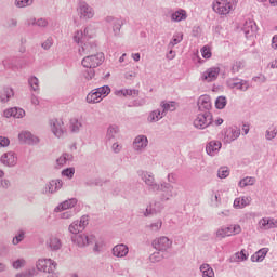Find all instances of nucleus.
Wrapping results in <instances>:
<instances>
[{
	"instance_id": "9b49d317",
	"label": "nucleus",
	"mask_w": 277,
	"mask_h": 277,
	"mask_svg": "<svg viewBox=\"0 0 277 277\" xmlns=\"http://www.w3.org/2000/svg\"><path fill=\"white\" fill-rule=\"evenodd\" d=\"M229 88L240 90V92H248L250 89V82L248 80L233 78L227 81Z\"/></svg>"
},
{
	"instance_id": "423d86ee",
	"label": "nucleus",
	"mask_w": 277,
	"mask_h": 277,
	"mask_svg": "<svg viewBox=\"0 0 277 277\" xmlns=\"http://www.w3.org/2000/svg\"><path fill=\"white\" fill-rule=\"evenodd\" d=\"M217 77H220L219 67H210L201 74L200 80L205 83H213V81L217 80Z\"/></svg>"
},
{
	"instance_id": "2f4dec72",
	"label": "nucleus",
	"mask_w": 277,
	"mask_h": 277,
	"mask_svg": "<svg viewBox=\"0 0 277 277\" xmlns=\"http://www.w3.org/2000/svg\"><path fill=\"white\" fill-rule=\"evenodd\" d=\"M250 205V197H239L234 200L235 209H243Z\"/></svg>"
},
{
	"instance_id": "4468645a",
	"label": "nucleus",
	"mask_w": 277,
	"mask_h": 277,
	"mask_svg": "<svg viewBox=\"0 0 277 277\" xmlns=\"http://www.w3.org/2000/svg\"><path fill=\"white\" fill-rule=\"evenodd\" d=\"M259 27L256 26V22L249 19L246 21L243 26H242V31L246 36V38H252L256 35Z\"/></svg>"
},
{
	"instance_id": "f03ea898",
	"label": "nucleus",
	"mask_w": 277,
	"mask_h": 277,
	"mask_svg": "<svg viewBox=\"0 0 277 277\" xmlns=\"http://www.w3.org/2000/svg\"><path fill=\"white\" fill-rule=\"evenodd\" d=\"M237 8V0H217L213 2L212 10L216 12V14H221V16H226V14H230L233 10Z\"/></svg>"
},
{
	"instance_id": "0eeeda50",
	"label": "nucleus",
	"mask_w": 277,
	"mask_h": 277,
	"mask_svg": "<svg viewBox=\"0 0 277 277\" xmlns=\"http://www.w3.org/2000/svg\"><path fill=\"white\" fill-rule=\"evenodd\" d=\"M71 239L79 248H85V246H90V243L95 241L96 238L94 235L77 234Z\"/></svg>"
},
{
	"instance_id": "864d4df0",
	"label": "nucleus",
	"mask_w": 277,
	"mask_h": 277,
	"mask_svg": "<svg viewBox=\"0 0 277 277\" xmlns=\"http://www.w3.org/2000/svg\"><path fill=\"white\" fill-rule=\"evenodd\" d=\"M118 131H119L118 126H110L106 134L107 140H114V137L118 135Z\"/></svg>"
},
{
	"instance_id": "bb28decb",
	"label": "nucleus",
	"mask_w": 277,
	"mask_h": 277,
	"mask_svg": "<svg viewBox=\"0 0 277 277\" xmlns=\"http://www.w3.org/2000/svg\"><path fill=\"white\" fill-rule=\"evenodd\" d=\"M4 118H23L25 116V110L23 108L13 107L4 110Z\"/></svg>"
},
{
	"instance_id": "39448f33",
	"label": "nucleus",
	"mask_w": 277,
	"mask_h": 277,
	"mask_svg": "<svg viewBox=\"0 0 277 277\" xmlns=\"http://www.w3.org/2000/svg\"><path fill=\"white\" fill-rule=\"evenodd\" d=\"M212 123L213 115H211V111L201 113L194 120V127L196 129H207V127L211 126Z\"/></svg>"
},
{
	"instance_id": "338daca9",
	"label": "nucleus",
	"mask_w": 277,
	"mask_h": 277,
	"mask_svg": "<svg viewBox=\"0 0 277 277\" xmlns=\"http://www.w3.org/2000/svg\"><path fill=\"white\" fill-rule=\"evenodd\" d=\"M75 210H67L66 212H63L61 214L62 220H70V217H72V215H75Z\"/></svg>"
},
{
	"instance_id": "dca6fc26",
	"label": "nucleus",
	"mask_w": 277,
	"mask_h": 277,
	"mask_svg": "<svg viewBox=\"0 0 277 277\" xmlns=\"http://www.w3.org/2000/svg\"><path fill=\"white\" fill-rule=\"evenodd\" d=\"M241 135V130L237 127H229L225 130L224 142L230 144V142H235Z\"/></svg>"
},
{
	"instance_id": "6ab92c4d",
	"label": "nucleus",
	"mask_w": 277,
	"mask_h": 277,
	"mask_svg": "<svg viewBox=\"0 0 277 277\" xmlns=\"http://www.w3.org/2000/svg\"><path fill=\"white\" fill-rule=\"evenodd\" d=\"M159 186V192L163 193L161 200H168L169 198L176 196V194H174V186H172L170 183L163 182Z\"/></svg>"
},
{
	"instance_id": "49530a36",
	"label": "nucleus",
	"mask_w": 277,
	"mask_h": 277,
	"mask_svg": "<svg viewBox=\"0 0 277 277\" xmlns=\"http://www.w3.org/2000/svg\"><path fill=\"white\" fill-rule=\"evenodd\" d=\"M176 109V103L174 102H169L162 104V113L161 116H166L167 111H174Z\"/></svg>"
},
{
	"instance_id": "7c9ffc66",
	"label": "nucleus",
	"mask_w": 277,
	"mask_h": 277,
	"mask_svg": "<svg viewBox=\"0 0 277 277\" xmlns=\"http://www.w3.org/2000/svg\"><path fill=\"white\" fill-rule=\"evenodd\" d=\"M187 18V12L183 9H180L171 14V21L174 23H181Z\"/></svg>"
},
{
	"instance_id": "6e6552de",
	"label": "nucleus",
	"mask_w": 277,
	"mask_h": 277,
	"mask_svg": "<svg viewBox=\"0 0 277 277\" xmlns=\"http://www.w3.org/2000/svg\"><path fill=\"white\" fill-rule=\"evenodd\" d=\"M18 140L19 142L28 144L29 146H36L37 144H40V138L29 131H22L18 134Z\"/></svg>"
},
{
	"instance_id": "603ef678",
	"label": "nucleus",
	"mask_w": 277,
	"mask_h": 277,
	"mask_svg": "<svg viewBox=\"0 0 277 277\" xmlns=\"http://www.w3.org/2000/svg\"><path fill=\"white\" fill-rule=\"evenodd\" d=\"M245 67H246V64L243 63V61H236L232 66L233 75H237V72H239L240 70H243Z\"/></svg>"
},
{
	"instance_id": "680f3d73",
	"label": "nucleus",
	"mask_w": 277,
	"mask_h": 277,
	"mask_svg": "<svg viewBox=\"0 0 277 277\" xmlns=\"http://www.w3.org/2000/svg\"><path fill=\"white\" fill-rule=\"evenodd\" d=\"M276 135H277L276 129L266 130L265 138H266L268 142H272V140H274V137H276Z\"/></svg>"
},
{
	"instance_id": "f8f14e48",
	"label": "nucleus",
	"mask_w": 277,
	"mask_h": 277,
	"mask_svg": "<svg viewBox=\"0 0 277 277\" xmlns=\"http://www.w3.org/2000/svg\"><path fill=\"white\" fill-rule=\"evenodd\" d=\"M153 247L155 250H158V252H166V250L172 247V240L166 236H162L153 241Z\"/></svg>"
},
{
	"instance_id": "4d7b16f0",
	"label": "nucleus",
	"mask_w": 277,
	"mask_h": 277,
	"mask_svg": "<svg viewBox=\"0 0 277 277\" xmlns=\"http://www.w3.org/2000/svg\"><path fill=\"white\" fill-rule=\"evenodd\" d=\"M162 260H163V255H161V253H159V252H154L149 256L150 263H159V261H162Z\"/></svg>"
},
{
	"instance_id": "13d9d810",
	"label": "nucleus",
	"mask_w": 277,
	"mask_h": 277,
	"mask_svg": "<svg viewBox=\"0 0 277 277\" xmlns=\"http://www.w3.org/2000/svg\"><path fill=\"white\" fill-rule=\"evenodd\" d=\"M25 260L24 259H18L12 263L13 269H21L22 267H25Z\"/></svg>"
},
{
	"instance_id": "c03bdc74",
	"label": "nucleus",
	"mask_w": 277,
	"mask_h": 277,
	"mask_svg": "<svg viewBox=\"0 0 277 277\" xmlns=\"http://www.w3.org/2000/svg\"><path fill=\"white\" fill-rule=\"evenodd\" d=\"M95 90L97 91V94L102 98L109 96V94L111 93V88H109V85H103V87L96 88Z\"/></svg>"
},
{
	"instance_id": "473e14b6",
	"label": "nucleus",
	"mask_w": 277,
	"mask_h": 277,
	"mask_svg": "<svg viewBox=\"0 0 277 277\" xmlns=\"http://www.w3.org/2000/svg\"><path fill=\"white\" fill-rule=\"evenodd\" d=\"M103 98L96 91V89L92 90L88 95H87V103L94 104V103H101Z\"/></svg>"
},
{
	"instance_id": "cd10ccee",
	"label": "nucleus",
	"mask_w": 277,
	"mask_h": 277,
	"mask_svg": "<svg viewBox=\"0 0 277 277\" xmlns=\"http://www.w3.org/2000/svg\"><path fill=\"white\" fill-rule=\"evenodd\" d=\"M163 210V205L159 201H156L154 203H150L146 210H145V217H148V215H153L155 213H161V211Z\"/></svg>"
},
{
	"instance_id": "5fc2aeb1",
	"label": "nucleus",
	"mask_w": 277,
	"mask_h": 277,
	"mask_svg": "<svg viewBox=\"0 0 277 277\" xmlns=\"http://www.w3.org/2000/svg\"><path fill=\"white\" fill-rule=\"evenodd\" d=\"M36 276V268H29L26 271H23L22 273H17L15 277H34Z\"/></svg>"
},
{
	"instance_id": "a18cd8bd",
	"label": "nucleus",
	"mask_w": 277,
	"mask_h": 277,
	"mask_svg": "<svg viewBox=\"0 0 277 277\" xmlns=\"http://www.w3.org/2000/svg\"><path fill=\"white\" fill-rule=\"evenodd\" d=\"M28 25H36L37 27H48L49 26V19L41 17V18H32L31 23H28Z\"/></svg>"
},
{
	"instance_id": "20e7f679",
	"label": "nucleus",
	"mask_w": 277,
	"mask_h": 277,
	"mask_svg": "<svg viewBox=\"0 0 277 277\" xmlns=\"http://www.w3.org/2000/svg\"><path fill=\"white\" fill-rule=\"evenodd\" d=\"M36 268L44 274H53L57 271V262L51 259H39L36 262Z\"/></svg>"
},
{
	"instance_id": "a878e982",
	"label": "nucleus",
	"mask_w": 277,
	"mask_h": 277,
	"mask_svg": "<svg viewBox=\"0 0 277 277\" xmlns=\"http://www.w3.org/2000/svg\"><path fill=\"white\" fill-rule=\"evenodd\" d=\"M75 205H77V198H71V199L65 200V201L61 202L54 209V212L55 213H62V211H66L68 209H72V207H75Z\"/></svg>"
},
{
	"instance_id": "37998d69",
	"label": "nucleus",
	"mask_w": 277,
	"mask_h": 277,
	"mask_svg": "<svg viewBox=\"0 0 277 277\" xmlns=\"http://www.w3.org/2000/svg\"><path fill=\"white\" fill-rule=\"evenodd\" d=\"M69 233H71L72 235H79V233H82L83 228L81 227V225L79 224V221H74L70 225H69Z\"/></svg>"
},
{
	"instance_id": "7ed1b4c3",
	"label": "nucleus",
	"mask_w": 277,
	"mask_h": 277,
	"mask_svg": "<svg viewBox=\"0 0 277 277\" xmlns=\"http://www.w3.org/2000/svg\"><path fill=\"white\" fill-rule=\"evenodd\" d=\"M103 62H105V54H103L102 52H98L96 54H90L84 58H82L81 64L83 68L94 69V68H98V66H101Z\"/></svg>"
},
{
	"instance_id": "6e6d98bb",
	"label": "nucleus",
	"mask_w": 277,
	"mask_h": 277,
	"mask_svg": "<svg viewBox=\"0 0 277 277\" xmlns=\"http://www.w3.org/2000/svg\"><path fill=\"white\" fill-rule=\"evenodd\" d=\"M62 176H66L67 179H72L75 176V168L69 167L62 171Z\"/></svg>"
},
{
	"instance_id": "c85d7f7f",
	"label": "nucleus",
	"mask_w": 277,
	"mask_h": 277,
	"mask_svg": "<svg viewBox=\"0 0 277 277\" xmlns=\"http://www.w3.org/2000/svg\"><path fill=\"white\" fill-rule=\"evenodd\" d=\"M267 252H269V248H262L256 251L253 255H251L252 263H263L267 256Z\"/></svg>"
},
{
	"instance_id": "bf43d9fd",
	"label": "nucleus",
	"mask_w": 277,
	"mask_h": 277,
	"mask_svg": "<svg viewBox=\"0 0 277 277\" xmlns=\"http://www.w3.org/2000/svg\"><path fill=\"white\" fill-rule=\"evenodd\" d=\"M89 222H90V216H88V215L81 216L80 221H78L82 230H85V227L88 226Z\"/></svg>"
},
{
	"instance_id": "a211bd4d",
	"label": "nucleus",
	"mask_w": 277,
	"mask_h": 277,
	"mask_svg": "<svg viewBox=\"0 0 277 277\" xmlns=\"http://www.w3.org/2000/svg\"><path fill=\"white\" fill-rule=\"evenodd\" d=\"M148 146V137L144 134L137 135L133 141V148L137 153H142Z\"/></svg>"
},
{
	"instance_id": "412c9836",
	"label": "nucleus",
	"mask_w": 277,
	"mask_h": 277,
	"mask_svg": "<svg viewBox=\"0 0 277 277\" xmlns=\"http://www.w3.org/2000/svg\"><path fill=\"white\" fill-rule=\"evenodd\" d=\"M106 23H110L113 25V32L115 36H120V30L122 29V26L124 25V22L122 19H118L111 16L106 17Z\"/></svg>"
},
{
	"instance_id": "aec40b11",
	"label": "nucleus",
	"mask_w": 277,
	"mask_h": 277,
	"mask_svg": "<svg viewBox=\"0 0 277 277\" xmlns=\"http://www.w3.org/2000/svg\"><path fill=\"white\" fill-rule=\"evenodd\" d=\"M222 149V142L220 141H210L206 146V153L210 157H215L217 153Z\"/></svg>"
},
{
	"instance_id": "393cba45",
	"label": "nucleus",
	"mask_w": 277,
	"mask_h": 277,
	"mask_svg": "<svg viewBox=\"0 0 277 277\" xmlns=\"http://www.w3.org/2000/svg\"><path fill=\"white\" fill-rule=\"evenodd\" d=\"M199 111H210L211 109V97L209 95H201L197 103Z\"/></svg>"
},
{
	"instance_id": "3c124183",
	"label": "nucleus",
	"mask_w": 277,
	"mask_h": 277,
	"mask_svg": "<svg viewBox=\"0 0 277 277\" xmlns=\"http://www.w3.org/2000/svg\"><path fill=\"white\" fill-rule=\"evenodd\" d=\"M228 103V100H226V96L221 95L215 100V107L216 109H224Z\"/></svg>"
},
{
	"instance_id": "ea45409f",
	"label": "nucleus",
	"mask_w": 277,
	"mask_h": 277,
	"mask_svg": "<svg viewBox=\"0 0 277 277\" xmlns=\"http://www.w3.org/2000/svg\"><path fill=\"white\" fill-rule=\"evenodd\" d=\"M256 183V179L255 177H252V176H247V177H243L242 180L239 181L238 183V187H248L250 185H254Z\"/></svg>"
},
{
	"instance_id": "ddd939ff",
	"label": "nucleus",
	"mask_w": 277,
	"mask_h": 277,
	"mask_svg": "<svg viewBox=\"0 0 277 277\" xmlns=\"http://www.w3.org/2000/svg\"><path fill=\"white\" fill-rule=\"evenodd\" d=\"M141 179L144 181L145 184L149 186V189L151 192H159L161 189V186L157 183H155V175L153 173H148L146 171H143L141 173Z\"/></svg>"
},
{
	"instance_id": "5701e85b",
	"label": "nucleus",
	"mask_w": 277,
	"mask_h": 277,
	"mask_svg": "<svg viewBox=\"0 0 277 277\" xmlns=\"http://www.w3.org/2000/svg\"><path fill=\"white\" fill-rule=\"evenodd\" d=\"M14 98V89L12 87H4L0 90V103H9Z\"/></svg>"
},
{
	"instance_id": "de8ad7c7",
	"label": "nucleus",
	"mask_w": 277,
	"mask_h": 277,
	"mask_svg": "<svg viewBox=\"0 0 277 277\" xmlns=\"http://www.w3.org/2000/svg\"><path fill=\"white\" fill-rule=\"evenodd\" d=\"M14 5L19 9L29 8L34 5V0H15Z\"/></svg>"
},
{
	"instance_id": "e433bc0d",
	"label": "nucleus",
	"mask_w": 277,
	"mask_h": 277,
	"mask_svg": "<svg viewBox=\"0 0 277 277\" xmlns=\"http://www.w3.org/2000/svg\"><path fill=\"white\" fill-rule=\"evenodd\" d=\"M5 176V172L0 170V189L8 190L12 187V182L9 179H3Z\"/></svg>"
},
{
	"instance_id": "9d476101",
	"label": "nucleus",
	"mask_w": 277,
	"mask_h": 277,
	"mask_svg": "<svg viewBox=\"0 0 277 277\" xmlns=\"http://www.w3.org/2000/svg\"><path fill=\"white\" fill-rule=\"evenodd\" d=\"M0 161L6 168H14L18 163V156L14 151H8L1 156Z\"/></svg>"
},
{
	"instance_id": "2eb2a0df",
	"label": "nucleus",
	"mask_w": 277,
	"mask_h": 277,
	"mask_svg": "<svg viewBox=\"0 0 277 277\" xmlns=\"http://www.w3.org/2000/svg\"><path fill=\"white\" fill-rule=\"evenodd\" d=\"M80 18L90 19L94 18V9L87 2H80L79 4Z\"/></svg>"
},
{
	"instance_id": "c9c22d12",
	"label": "nucleus",
	"mask_w": 277,
	"mask_h": 277,
	"mask_svg": "<svg viewBox=\"0 0 277 277\" xmlns=\"http://www.w3.org/2000/svg\"><path fill=\"white\" fill-rule=\"evenodd\" d=\"M27 235V232L25 229H18L15 237L12 239L13 246H18V243H22V241H25V237Z\"/></svg>"
},
{
	"instance_id": "f3484780",
	"label": "nucleus",
	"mask_w": 277,
	"mask_h": 277,
	"mask_svg": "<svg viewBox=\"0 0 277 277\" xmlns=\"http://www.w3.org/2000/svg\"><path fill=\"white\" fill-rule=\"evenodd\" d=\"M63 185L64 182L62 180H52L45 185L43 194H55L62 189Z\"/></svg>"
},
{
	"instance_id": "8fccbe9b",
	"label": "nucleus",
	"mask_w": 277,
	"mask_h": 277,
	"mask_svg": "<svg viewBox=\"0 0 277 277\" xmlns=\"http://www.w3.org/2000/svg\"><path fill=\"white\" fill-rule=\"evenodd\" d=\"M239 261H248V253L245 249L234 254V263H237Z\"/></svg>"
},
{
	"instance_id": "0e129e2a",
	"label": "nucleus",
	"mask_w": 277,
	"mask_h": 277,
	"mask_svg": "<svg viewBox=\"0 0 277 277\" xmlns=\"http://www.w3.org/2000/svg\"><path fill=\"white\" fill-rule=\"evenodd\" d=\"M201 55L205 60H210L211 57V49H209V47L205 45L202 49H201Z\"/></svg>"
},
{
	"instance_id": "09e8293b",
	"label": "nucleus",
	"mask_w": 277,
	"mask_h": 277,
	"mask_svg": "<svg viewBox=\"0 0 277 277\" xmlns=\"http://www.w3.org/2000/svg\"><path fill=\"white\" fill-rule=\"evenodd\" d=\"M82 77L85 81H92L93 77H96V71L93 68H87L82 71Z\"/></svg>"
},
{
	"instance_id": "4be33fe9",
	"label": "nucleus",
	"mask_w": 277,
	"mask_h": 277,
	"mask_svg": "<svg viewBox=\"0 0 277 277\" xmlns=\"http://www.w3.org/2000/svg\"><path fill=\"white\" fill-rule=\"evenodd\" d=\"M259 226L262 230H271V228H277V220L272 217H263L260 220Z\"/></svg>"
},
{
	"instance_id": "052dcab7",
	"label": "nucleus",
	"mask_w": 277,
	"mask_h": 277,
	"mask_svg": "<svg viewBox=\"0 0 277 277\" xmlns=\"http://www.w3.org/2000/svg\"><path fill=\"white\" fill-rule=\"evenodd\" d=\"M228 174H230V172L226 167H222L219 169V173H217L219 179H226Z\"/></svg>"
},
{
	"instance_id": "69168bd1",
	"label": "nucleus",
	"mask_w": 277,
	"mask_h": 277,
	"mask_svg": "<svg viewBox=\"0 0 277 277\" xmlns=\"http://www.w3.org/2000/svg\"><path fill=\"white\" fill-rule=\"evenodd\" d=\"M161 226H163V222H161V220H159L156 223H151L149 228H151V230L157 233V230H159L161 228Z\"/></svg>"
},
{
	"instance_id": "58836bf2",
	"label": "nucleus",
	"mask_w": 277,
	"mask_h": 277,
	"mask_svg": "<svg viewBox=\"0 0 277 277\" xmlns=\"http://www.w3.org/2000/svg\"><path fill=\"white\" fill-rule=\"evenodd\" d=\"M28 84L30 90L34 92H38L40 90V80H38V77L31 76L28 78Z\"/></svg>"
},
{
	"instance_id": "b1692460",
	"label": "nucleus",
	"mask_w": 277,
	"mask_h": 277,
	"mask_svg": "<svg viewBox=\"0 0 277 277\" xmlns=\"http://www.w3.org/2000/svg\"><path fill=\"white\" fill-rule=\"evenodd\" d=\"M129 254V247L124 243L117 245L113 248V255L117 259H123Z\"/></svg>"
},
{
	"instance_id": "e2e57ef3",
	"label": "nucleus",
	"mask_w": 277,
	"mask_h": 277,
	"mask_svg": "<svg viewBox=\"0 0 277 277\" xmlns=\"http://www.w3.org/2000/svg\"><path fill=\"white\" fill-rule=\"evenodd\" d=\"M41 47L44 51H49V49L53 47V37H49L43 43H41Z\"/></svg>"
},
{
	"instance_id": "1a4fd4ad",
	"label": "nucleus",
	"mask_w": 277,
	"mask_h": 277,
	"mask_svg": "<svg viewBox=\"0 0 277 277\" xmlns=\"http://www.w3.org/2000/svg\"><path fill=\"white\" fill-rule=\"evenodd\" d=\"M50 124L51 131L55 137H64L66 129L64 128V121H62V119H52Z\"/></svg>"
},
{
	"instance_id": "f704fd0d",
	"label": "nucleus",
	"mask_w": 277,
	"mask_h": 277,
	"mask_svg": "<svg viewBox=\"0 0 277 277\" xmlns=\"http://www.w3.org/2000/svg\"><path fill=\"white\" fill-rule=\"evenodd\" d=\"M199 269L202 274V277H215V272L213 271V268L209 264H202L199 267Z\"/></svg>"
},
{
	"instance_id": "4c0bfd02",
	"label": "nucleus",
	"mask_w": 277,
	"mask_h": 277,
	"mask_svg": "<svg viewBox=\"0 0 277 277\" xmlns=\"http://www.w3.org/2000/svg\"><path fill=\"white\" fill-rule=\"evenodd\" d=\"M161 114L162 111L159 109L153 110L151 113H149V116L147 118L148 122H159V120L164 117Z\"/></svg>"
},
{
	"instance_id": "774afa93",
	"label": "nucleus",
	"mask_w": 277,
	"mask_h": 277,
	"mask_svg": "<svg viewBox=\"0 0 277 277\" xmlns=\"http://www.w3.org/2000/svg\"><path fill=\"white\" fill-rule=\"evenodd\" d=\"M10 146V138L0 136V148H8Z\"/></svg>"
},
{
	"instance_id": "c756f323",
	"label": "nucleus",
	"mask_w": 277,
	"mask_h": 277,
	"mask_svg": "<svg viewBox=\"0 0 277 277\" xmlns=\"http://www.w3.org/2000/svg\"><path fill=\"white\" fill-rule=\"evenodd\" d=\"M47 243L52 252H57V250L62 249V240L57 237H51Z\"/></svg>"
},
{
	"instance_id": "79ce46f5",
	"label": "nucleus",
	"mask_w": 277,
	"mask_h": 277,
	"mask_svg": "<svg viewBox=\"0 0 277 277\" xmlns=\"http://www.w3.org/2000/svg\"><path fill=\"white\" fill-rule=\"evenodd\" d=\"M67 161H72V154L65 153L56 159V163L62 167L66 166Z\"/></svg>"
},
{
	"instance_id": "a19ab883",
	"label": "nucleus",
	"mask_w": 277,
	"mask_h": 277,
	"mask_svg": "<svg viewBox=\"0 0 277 277\" xmlns=\"http://www.w3.org/2000/svg\"><path fill=\"white\" fill-rule=\"evenodd\" d=\"M118 94H122V96H132L133 98H135L136 96L140 95V90L122 89V90L118 91Z\"/></svg>"
},
{
	"instance_id": "72a5a7b5",
	"label": "nucleus",
	"mask_w": 277,
	"mask_h": 277,
	"mask_svg": "<svg viewBox=\"0 0 277 277\" xmlns=\"http://www.w3.org/2000/svg\"><path fill=\"white\" fill-rule=\"evenodd\" d=\"M81 127H83V123H81V120L77 118L70 119L69 129L71 133H79L81 131Z\"/></svg>"
},
{
	"instance_id": "f257e3e1",
	"label": "nucleus",
	"mask_w": 277,
	"mask_h": 277,
	"mask_svg": "<svg viewBox=\"0 0 277 277\" xmlns=\"http://www.w3.org/2000/svg\"><path fill=\"white\" fill-rule=\"evenodd\" d=\"M90 37V27L84 28V32L81 30H77L74 35V42L77 44H81L79 48L78 53L79 55H92L91 53H96V43L90 41L88 42Z\"/></svg>"
}]
</instances>
